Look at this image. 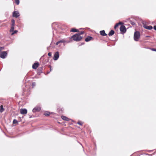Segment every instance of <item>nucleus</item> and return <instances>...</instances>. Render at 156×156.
Returning <instances> with one entry per match:
<instances>
[{"mask_svg":"<svg viewBox=\"0 0 156 156\" xmlns=\"http://www.w3.org/2000/svg\"><path fill=\"white\" fill-rule=\"evenodd\" d=\"M69 41H66L65 39H62L61 40L58 42H57L56 43V45H58L60 43H64L65 42H67V43H69Z\"/></svg>","mask_w":156,"mask_h":156,"instance_id":"4","label":"nucleus"},{"mask_svg":"<svg viewBox=\"0 0 156 156\" xmlns=\"http://www.w3.org/2000/svg\"><path fill=\"white\" fill-rule=\"evenodd\" d=\"M27 110L26 109L21 108L20 109V112L22 114H27Z\"/></svg>","mask_w":156,"mask_h":156,"instance_id":"7","label":"nucleus"},{"mask_svg":"<svg viewBox=\"0 0 156 156\" xmlns=\"http://www.w3.org/2000/svg\"><path fill=\"white\" fill-rule=\"evenodd\" d=\"M39 63L38 62L35 63L33 64L32 66V68L34 69H36L38 66Z\"/></svg>","mask_w":156,"mask_h":156,"instance_id":"10","label":"nucleus"},{"mask_svg":"<svg viewBox=\"0 0 156 156\" xmlns=\"http://www.w3.org/2000/svg\"><path fill=\"white\" fill-rule=\"evenodd\" d=\"M72 38H73L74 41H78L82 39V37L81 36L80 34H76L73 36L70 39Z\"/></svg>","mask_w":156,"mask_h":156,"instance_id":"1","label":"nucleus"},{"mask_svg":"<svg viewBox=\"0 0 156 156\" xmlns=\"http://www.w3.org/2000/svg\"><path fill=\"white\" fill-rule=\"evenodd\" d=\"M133 25H134L135 24V23H134V22H132V23H131Z\"/></svg>","mask_w":156,"mask_h":156,"instance_id":"32","label":"nucleus"},{"mask_svg":"<svg viewBox=\"0 0 156 156\" xmlns=\"http://www.w3.org/2000/svg\"><path fill=\"white\" fill-rule=\"evenodd\" d=\"M18 121L16 119H14L13 121V124H16L18 123Z\"/></svg>","mask_w":156,"mask_h":156,"instance_id":"22","label":"nucleus"},{"mask_svg":"<svg viewBox=\"0 0 156 156\" xmlns=\"http://www.w3.org/2000/svg\"><path fill=\"white\" fill-rule=\"evenodd\" d=\"M41 110V108L39 107H36L33 108L32 111L33 112H39Z\"/></svg>","mask_w":156,"mask_h":156,"instance_id":"8","label":"nucleus"},{"mask_svg":"<svg viewBox=\"0 0 156 156\" xmlns=\"http://www.w3.org/2000/svg\"><path fill=\"white\" fill-rule=\"evenodd\" d=\"M70 31L72 32H77L78 31V30H77L76 29L73 28L70 30Z\"/></svg>","mask_w":156,"mask_h":156,"instance_id":"19","label":"nucleus"},{"mask_svg":"<svg viewBox=\"0 0 156 156\" xmlns=\"http://www.w3.org/2000/svg\"><path fill=\"white\" fill-rule=\"evenodd\" d=\"M4 49L3 47H1V50H2Z\"/></svg>","mask_w":156,"mask_h":156,"instance_id":"33","label":"nucleus"},{"mask_svg":"<svg viewBox=\"0 0 156 156\" xmlns=\"http://www.w3.org/2000/svg\"><path fill=\"white\" fill-rule=\"evenodd\" d=\"M92 39V37L90 36L87 37L85 39V41L86 42H88L91 40Z\"/></svg>","mask_w":156,"mask_h":156,"instance_id":"14","label":"nucleus"},{"mask_svg":"<svg viewBox=\"0 0 156 156\" xmlns=\"http://www.w3.org/2000/svg\"><path fill=\"white\" fill-rule=\"evenodd\" d=\"M114 34V31L113 30H111L109 32L108 35L109 36H112Z\"/></svg>","mask_w":156,"mask_h":156,"instance_id":"17","label":"nucleus"},{"mask_svg":"<svg viewBox=\"0 0 156 156\" xmlns=\"http://www.w3.org/2000/svg\"><path fill=\"white\" fill-rule=\"evenodd\" d=\"M20 16L19 13L17 11H14L13 12V16L17 18Z\"/></svg>","mask_w":156,"mask_h":156,"instance_id":"9","label":"nucleus"},{"mask_svg":"<svg viewBox=\"0 0 156 156\" xmlns=\"http://www.w3.org/2000/svg\"><path fill=\"white\" fill-rule=\"evenodd\" d=\"M18 31L17 30H13V31L12 32V33L11 34V35H13L15 34H16L17 32Z\"/></svg>","mask_w":156,"mask_h":156,"instance_id":"21","label":"nucleus"},{"mask_svg":"<svg viewBox=\"0 0 156 156\" xmlns=\"http://www.w3.org/2000/svg\"><path fill=\"white\" fill-rule=\"evenodd\" d=\"M155 152H154V153H153V154H148V155H149V156H152V155L154 154H155Z\"/></svg>","mask_w":156,"mask_h":156,"instance_id":"29","label":"nucleus"},{"mask_svg":"<svg viewBox=\"0 0 156 156\" xmlns=\"http://www.w3.org/2000/svg\"><path fill=\"white\" fill-rule=\"evenodd\" d=\"M62 118L64 120L66 121H68L69 120V119L67 118V117L64 116H62Z\"/></svg>","mask_w":156,"mask_h":156,"instance_id":"15","label":"nucleus"},{"mask_svg":"<svg viewBox=\"0 0 156 156\" xmlns=\"http://www.w3.org/2000/svg\"><path fill=\"white\" fill-rule=\"evenodd\" d=\"M14 26L15 25H11V28L10 30V32H12L13 31L14 29Z\"/></svg>","mask_w":156,"mask_h":156,"instance_id":"16","label":"nucleus"},{"mask_svg":"<svg viewBox=\"0 0 156 156\" xmlns=\"http://www.w3.org/2000/svg\"><path fill=\"white\" fill-rule=\"evenodd\" d=\"M143 27L149 30H151L153 28V27L151 26H147L144 24Z\"/></svg>","mask_w":156,"mask_h":156,"instance_id":"11","label":"nucleus"},{"mask_svg":"<svg viewBox=\"0 0 156 156\" xmlns=\"http://www.w3.org/2000/svg\"><path fill=\"white\" fill-rule=\"evenodd\" d=\"M7 53L5 51L1 52V58H5L7 56Z\"/></svg>","mask_w":156,"mask_h":156,"instance_id":"3","label":"nucleus"},{"mask_svg":"<svg viewBox=\"0 0 156 156\" xmlns=\"http://www.w3.org/2000/svg\"><path fill=\"white\" fill-rule=\"evenodd\" d=\"M11 22L12 23V25H15V20H14L12 19V20Z\"/></svg>","mask_w":156,"mask_h":156,"instance_id":"25","label":"nucleus"},{"mask_svg":"<svg viewBox=\"0 0 156 156\" xmlns=\"http://www.w3.org/2000/svg\"><path fill=\"white\" fill-rule=\"evenodd\" d=\"M15 2L17 5H18L19 4V0H15Z\"/></svg>","mask_w":156,"mask_h":156,"instance_id":"23","label":"nucleus"},{"mask_svg":"<svg viewBox=\"0 0 156 156\" xmlns=\"http://www.w3.org/2000/svg\"><path fill=\"white\" fill-rule=\"evenodd\" d=\"M77 123L79 125H82L83 124V123L82 122L80 121H79Z\"/></svg>","mask_w":156,"mask_h":156,"instance_id":"24","label":"nucleus"},{"mask_svg":"<svg viewBox=\"0 0 156 156\" xmlns=\"http://www.w3.org/2000/svg\"><path fill=\"white\" fill-rule=\"evenodd\" d=\"M48 55L49 56H51V52H49L48 54Z\"/></svg>","mask_w":156,"mask_h":156,"instance_id":"28","label":"nucleus"},{"mask_svg":"<svg viewBox=\"0 0 156 156\" xmlns=\"http://www.w3.org/2000/svg\"><path fill=\"white\" fill-rule=\"evenodd\" d=\"M6 108L5 106L3 107L2 105H1V113L3 112L5 110Z\"/></svg>","mask_w":156,"mask_h":156,"instance_id":"12","label":"nucleus"},{"mask_svg":"<svg viewBox=\"0 0 156 156\" xmlns=\"http://www.w3.org/2000/svg\"><path fill=\"white\" fill-rule=\"evenodd\" d=\"M59 57V54L58 51L56 52L54 54L53 59L54 60H57Z\"/></svg>","mask_w":156,"mask_h":156,"instance_id":"6","label":"nucleus"},{"mask_svg":"<svg viewBox=\"0 0 156 156\" xmlns=\"http://www.w3.org/2000/svg\"><path fill=\"white\" fill-rule=\"evenodd\" d=\"M154 29L155 30H156V25L154 27Z\"/></svg>","mask_w":156,"mask_h":156,"instance_id":"30","label":"nucleus"},{"mask_svg":"<svg viewBox=\"0 0 156 156\" xmlns=\"http://www.w3.org/2000/svg\"><path fill=\"white\" fill-rule=\"evenodd\" d=\"M100 34L103 36H105L107 34L105 33V31L104 30H101L100 31Z\"/></svg>","mask_w":156,"mask_h":156,"instance_id":"13","label":"nucleus"},{"mask_svg":"<svg viewBox=\"0 0 156 156\" xmlns=\"http://www.w3.org/2000/svg\"><path fill=\"white\" fill-rule=\"evenodd\" d=\"M120 31L122 33H125L126 31V29L124 25L121 26L120 28Z\"/></svg>","mask_w":156,"mask_h":156,"instance_id":"5","label":"nucleus"},{"mask_svg":"<svg viewBox=\"0 0 156 156\" xmlns=\"http://www.w3.org/2000/svg\"><path fill=\"white\" fill-rule=\"evenodd\" d=\"M140 36V34L138 31H136L135 32L134 34V39L135 41H137L139 38Z\"/></svg>","mask_w":156,"mask_h":156,"instance_id":"2","label":"nucleus"},{"mask_svg":"<svg viewBox=\"0 0 156 156\" xmlns=\"http://www.w3.org/2000/svg\"><path fill=\"white\" fill-rule=\"evenodd\" d=\"M83 33H84V32H83L82 31V32H81V33H80V34H83Z\"/></svg>","mask_w":156,"mask_h":156,"instance_id":"31","label":"nucleus"},{"mask_svg":"<svg viewBox=\"0 0 156 156\" xmlns=\"http://www.w3.org/2000/svg\"><path fill=\"white\" fill-rule=\"evenodd\" d=\"M36 83L35 82H33L32 83V86L33 87H34L35 86Z\"/></svg>","mask_w":156,"mask_h":156,"instance_id":"27","label":"nucleus"},{"mask_svg":"<svg viewBox=\"0 0 156 156\" xmlns=\"http://www.w3.org/2000/svg\"><path fill=\"white\" fill-rule=\"evenodd\" d=\"M50 115V113L48 112H46L44 113V115L46 116H48Z\"/></svg>","mask_w":156,"mask_h":156,"instance_id":"20","label":"nucleus"},{"mask_svg":"<svg viewBox=\"0 0 156 156\" xmlns=\"http://www.w3.org/2000/svg\"><path fill=\"white\" fill-rule=\"evenodd\" d=\"M122 23L121 22H119V23H117L114 26V29H116V28L119 26L120 24H122Z\"/></svg>","mask_w":156,"mask_h":156,"instance_id":"18","label":"nucleus"},{"mask_svg":"<svg viewBox=\"0 0 156 156\" xmlns=\"http://www.w3.org/2000/svg\"><path fill=\"white\" fill-rule=\"evenodd\" d=\"M149 49H150L152 51H156V48H149Z\"/></svg>","mask_w":156,"mask_h":156,"instance_id":"26","label":"nucleus"}]
</instances>
